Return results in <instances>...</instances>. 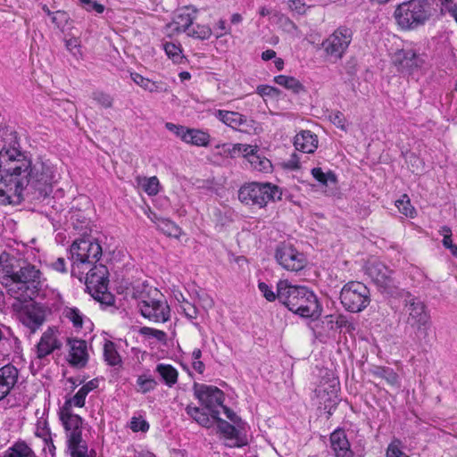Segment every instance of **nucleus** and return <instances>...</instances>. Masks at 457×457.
Segmentation results:
<instances>
[{
  "label": "nucleus",
  "mask_w": 457,
  "mask_h": 457,
  "mask_svg": "<svg viewBox=\"0 0 457 457\" xmlns=\"http://www.w3.org/2000/svg\"><path fill=\"white\" fill-rule=\"evenodd\" d=\"M445 4V8L446 11L450 12V14L454 18L457 22V4H453L451 0H442Z\"/></svg>",
  "instance_id": "nucleus-59"
},
{
  "label": "nucleus",
  "mask_w": 457,
  "mask_h": 457,
  "mask_svg": "<svg viewBox=\"0 0 457 457\" xmlns=\"http://www.w3.org/2000/svg\"><path fill=\"white\" fill-rule=\"evenodd\" d=\"M92 99L103 108H112L113 104V98L108 93L96 90L92 93Z\"/></svg>",
  "instance_id": "nucleus-42"
},
{
  "label": "nucleus",
  "mask_w": 457,
  "mask_h": 457,
  "mask_svg": "<svg viewBox=\"0 0 457 457\" xmlns=\"http://www.w3.org/2000/svg\"><path fill=\"white\" fill-rule=\"evenodd\" d=\"M189 36L202 40L208 39L212 36V29L205 25H197L187 32Z\"/></svg>",
  "instance_id": "nucleus-46"
},
{
  "label": "nucleus",
  "mask_w": 457,
  "mask_h": 457,
  "mask_svg": "<svg viewBox=\"0 0 457 457\" xmlns=\"http://www.w3.org/2000/svg\"><path fill=\"white\" fill-rule=\"evenodd\" d=\"M274 81L278 85H279L288 90H291L292 92L296 93V94L304 90V87L302 85V83L294 77L279 75V76H277L274 78Z\"/></svg>",
  "instance_id": "nucleus-30"
},
{
  "label": "nucleus",
  "mask_w": 457,
  "mask_h": 457,
  "mask_svg": "<svg viewBox=\"0 0 457 457\" xmlns=\"http://www.w3.org/2000/svg\"><path fill=\"white\" fill-rule=\"evenodd\" d=\"M187 413L193 418L198 424L203 427H210L212 424L211 419L207 413L200 410L198 407L187 405L186 408Z\"/></svg>",
  "instance_id": "nucleus-35"
},
{
  "label": "nucleus",
  "mask_w": 457,
  "mask_h": 457,
  "mask_svg": "<svg viewBox=\"0 0 457 457\" xmlns=\"http://www.w3.org/2000/svg\"><path fill=\"white\" fill-rule=\"evenodd\" d=\"M217 26H218V29L220 30V32H218V33L216 34V37H222L223 35H225V34H228V29H227V27H226L225 21H223V20L219 21V22H218Z\"/></svg>",
  "instance_id": "nucleus-63"
},
{
  "label": "nucleus",
  "mask_w": 457,
  "mask_h": 457,
  "mask_svg": "<svg viewBox=\"0 0 457 457\" xmlns=\"http://www.w3.org/2000/svg\"><path fill=\"white\" fill-rule=\"evenodd\" d=\"M72 262L71 274L82 279L86 275V287L90 295L102 303L109 304L112 295L107 292L105 267L95 265L102 256V247L97 241L90 238L75 240L70 248Z\"/></svg>",
  "instance_id": "nucleus-2"
},
{
  "label": "nucleus",
  "mask_w": 457,
  "mask_h": 457,
  "mask_svg": "<svg viewBox=\"0 0 457 457\" xmlns=\"http://www.w3.org/2000/svg\"><path fill=\"white\" fill-rule=\"evenodd\" d=\"M329 120L340 129L346 131L347 124L344 114L341 112H333L328 116Z\"/></svg>",
  "instance_id": "nucleus-47"
},
{
  "label": "nucleus",
  "mask_w": 457,
  "mask_h": 457,
  "mask_svg": "<svg viewBox=\"0 0 457 457\" xmlns=\"http://www.w3.org/2000/svg\"><path fill=\"white\" fill-rule=\"evenodd\" d=\"M197 10L193 6H185L179 10L172 22L166 26L168 36L171 37L185 31H189L194 20L196 17Z\"/></svg>",
  "instance_id": "nucleus-17"
},
{
  "label": "nucleus",
  "mask_w": 457,
  "mask_h": 457,
  "mask_svg": "<svg viewBox=\"0 0 457 457\" xmlns=\"http://www.w3.org/2000/svg\"><path fill=\"white\" fill-rule=\"evenodd\" d=\"M17 315L20 322L31 333L37 331L46 320L44 307L33 303L21 307Z\"/></svg>",
  "instance_id": "nucleus-16"
},
{
  "label": "nucleus",
  "mask_w": 457,
  "mask_h": 457,
  "mask_svg": "<svg viewBox=\"0 0 457 457\" xmlns=\"http://www.w3.org/2000/svg\"><path fill=\"white\" fill-rule=\"evenodd\" d=\"M131 79L143 89L150 93H161L168 90L167 86L162 82L152 81L149 79L144 78L139 73H131Z\"/></svg>",
  "instance_id": "nucleus-26"
},
{
  "label": "nucleus",
  "mask_w": 457,
  "mask_h": 457,
  "mask_svg": "<svg viewBox=\"0 0 457 457\" xmlns=\"http://www.w3.org/2000/svg\"><path fill=\"white\" fill-rule=\"evenodd\" d=\"M104 356L109 365L115 366L121 362V358L116 350L115 345L111 341L104 343Z\"/></svg>",
  "instance_id": "nucleus-33"
},
{
  "label": "nucleus",
  "mask_w": 457,
  "mask_h": 457,
  "mask_svg": "<svg viewBox=\"0 0 457 457\" xmlns=\"http://www.w3.org/2000/svg\"><path fill=\"white\" fill-rule=\"evenodd\" d=\"M331 447L337 457H353L350 443L345 431L337 429L330 435Z\"/></svg>",
  "instance_id": "nucleus-22"
},
{
  "label": "nucleus",
  "mask_w": 457,
  "mask_h": 457,
  "mask_svg": "<svg viewBox=\"0 0 457 457\" xmlns=\"http://www.w3.org/2000/svg\"><path fill=\"white\" fill-rule=\"evenodd\" d=\"M180 309L182 310L187 318L190 320L197 318L198 310L194 304L187 302V300H184V303L180 304Z\"/></svg>",
  "instance_id": "nucleus-50"
},
{
  "label": "nucleus",
  "mask_w": 457,
  "mask_h": 457,
  "mask_svg": "<svg viewBox=\"0 0 457 457\" xmlns=\"http://www.w3.org/2000/svg\"><path fill=\"white\" fill-rule=\"evenodd\" d=\"M312 175L313 178L325 187H328L330 186H337V176L331 170L324 172L321 168H313L312 170Z\"/></svg>",
  "instance_id": "nucleus-27"
},
{
  "label": "nucleus",
  "mask_w": 457,
  "mask_h": 457,
  "mask_svg": "<svg viewBox=\"0 0 457 457\" xmlns=\"http://www.w3.org/2000/svg\"><path fill=\"white\" fill-rule=\"evenodd\" d=\"M430 15V6L427 0L403 2L395 11L397 24L404 29H411L423 25Z\"/></svg>",
  "instance_id": "nucleus-7"
},
{
  "label": "nucleus",
  "mask_w": 457,
  "mask_h": 457,
  "mask_svg": "<svg viewBox=\"0 0 457 457\" xmlns=\"http://www.w3.org/2000/svg\"><path fill=\"white\" fill-rule=\"evenodd\" d=\"M239 146H243L240 148V154H242L244 157L247 159L248 162H250V155H257V146H253L251 145H245V144H238Z\"/></svg>",
  "instance_id": "nucleus-55"
},
{
  "label": "nucleus",
  "mask_w": 457,
  "mask_h": 457,
  "mask_svg": "<svg viewBox=\"0 0 457 457\" xmlns=\"http://www.w3.org/2000/svg\"><path fill=\"white\" fill-rule=\"evenodd\" d=\"M139 334L147 340H154V342H159L165 344L167 339V334L160 329L142 327L139 329Z\"/></svg>",
  "instance_id": "nucleus-34"
},
{
  "label": "nucleus",
  "mask_w": 457,
  "mask_h": 457,
  "mask_svg": "<svg viewBox=\"0 0 457 457\" xmlns=\"http://www.w3.org/2000/svg\"><path fill=\"white\" fill-rule=\"evenodd\" d=\"M62 315L72 323L74 328H82L85 315L79 308L66 306L62 310Z\"/></svg>",
  "instance_id": "nucleus-31"
},
{
  "label": "nucleus",
  "mask_w": 457,
  "mask_h": 457,
  "mask_svg": "<svg viewBox=\"0 0 457 457\" xmlns=\"http://www.w3.org/2000/svg\"><path fill=\"white\" fill-rule=\"evenodd\" d=\"M163 49L167 56L175 63H181L184 60L182 49L179 45L171 42L163 43Z\"/></svg>",
  "instance_id": "nucleus-38"
},
{
  "label": "nucleus",
  "mask_w": 457,
  "mask_h": 457,
  "mask_svg": "<svg viewBox=\"0 0 457 457\" xmlns=\"http://www.w3.org/2000/svg\"><path fill=\"white\" fill-rule=\"evenodd\" d=\"M58 178L48 162L37 160L32 163L24 153L16 147H4L0 151V204H7L20 197L29 187L40 196L52 192Z\"/></svg>",
  "instance_id": "nucleus-1"
},
{
  "label": "nucleus",
  "mask_w": 457,
  "mask_h": 457,
  "mask_svg": "<svg viewBox=\"0 0 457 457\" xmlns=\"http://www.w3.org/2000/svg\"><path fill=\"white\" fill-rule=\"evenodd\" d=\"M386 457H409L401 449V442L394 440L387 447Z\"/></svg>",
  "instance_id": "nucleus-48"
},
{
  "label": "nucleus",
  "mask_w": 457,
  "mask_h": 457,
  "mask_svg": "<svg viewBox=\"0 0 457 457\" xmlns=\"http://www.w3.org/2000/svg\"><path fill=\"white\" fill-rule=\"evenodd\" d=\"M275 56H276V52L271 49L266 50L262 54V58L264 61L271 60V59L275 58Z\"/></svg>",
  "instance_id": "nucleus-64"
},
{
  "label": "nucleus",
  "mask_w": 457,
  "mask_h": 457,
  "mask_svg": "<svg viewBox=\"0 0 457 457\" xmlns=\"http://www.w3.org/2000/svg\"><path fill=\"white\" fill-rule=\"evenodd\" d=\"M83 7L87 11H95L97 13H102L104 11V6L93 0H80Z\"/></svg>",
  "instance_id": "nucleus-51"
},
{
  "label": "nucleus",
  "mask_w": 457,
  "mask_h": 457,
  "mask_svg": "<svg viewBox=\"0 0 457 457\" xmlns=\"http://www.w3.org/2000/svg\"><path fill=\"white\" fill-rule=\"evenodd\" d=\"M340 299L346 310L359 312L365 309L370 302V290L361 282L351 281L343 287Z\"/></svg>",
  "instance_id": "nucleus-11"
},
{
  "label": "nucleus",
  "mask_w": 457,
  "mask_h": 457,
  "mask_svg": "<svg viewBox=\"0 0 457 457\" xmlns=\"http://www.w3.org/2000/svg\"><path fill=\"white\" fill-rule=\"evenodd\" d=\"M403 315L405 330L413 333L418 340L427 341L431 321L424 302L406 292L403 299Z\"/></svg>",
  "instance_id": "nucleus-5"
},
{
  "label": "nucleus",
  "mask_w": 457,
  "mask_h": 457,
  "mask_svg": "<svg viewBox=\"0 0 457 457\" xmlns=\"http://www.w3.org/2000/svg\"><path fill=\"white\" fill-rule=\"evenodd\" d=\"M294 145L296 150L312 154L318 147V137L310 130H302L295 137Z\"/></svg>",
  "instance_id": "nucleus-24"
},
{
  "label": "nucleus",
  "mask_w": 457,
  "mask_h": 457,
  "mask_svg": "<svg viewBox=\"0 0 457 457\" xmlns=\"http://www.w3.org/2000/svg\"><path fill=\"white\" fill-rule=\"evenodd\" d=\"M287 6L292 12L298 14H303L306 11L305 4L301 0H289L287 1Z\"/></svg>",
  "instance_id": "nucleus-54"
},
{
  "label": "nucleus",
  "mask_w": 457,
  "mask_h": 457,
  "mask_svg": "<svg viewBox=\"0 0 457 457\" xmlns=\"http://www.w3.org/2000/svg\"><path fill=\"white\" fill-rule=\"evenodd\" d=\"M393 62L402 70L411 71L420 67L422 60L411 50H400L394 54Z\"/></svg>",
  "instance_id": "nucleus-23"
},
{
  "label": "nucleus",
  "mask_w": 457,
  "mask_h": 457,
  "mask_svg": "<svg viewBox=\"0 0 457 457\" xmlns=\"http://www.w3.org/2000/svg\"><path fill=\"white\" fill-rule=\"evenodd\" d=\"M214 116L225 125L240 131H247L253 125V120L237 112L217 110Z\"/></svg>",
  "instance_id": "nucleus-18"
},
{
  "label": "nucleus",
  "mask_w": 457,
  "mask_h": 457,
  "mask_svg": "<svg viewBox=\"0 0 457 457\" xmlns=\"http://www.w3.org/2000/svg\"><path fill=\"white\" fill-rule=\"evenodd\" d=\"M6 457H36V455L24 442H18L8 450Z\"/></svg>",
  "instance_id": "nucleus-37"
},
{
  "label": "nucleus",
  "mask_w": 457,
  "mask_h": 457,
  "mask_svg": "<svg viewBox=\"0 0 457 457\" xmlns=\"http://www.w3.org/2000/svg\"><path fill=\"white\" fill-rule=\"evenodd\" d=\"M220 409H221L223 411V412L225 413V415L230 421L237 424V426H240L239 424L241 422V419L235 412H233L230 409H228L225 405H223V407H220Z\"/></svg>",
  "instance_id": "nucleus-57"
},
{
  "label": "nucleus",
  "mask_w": 457,
  "mask_h": 457,
  "mask_svg": "<svg viewBox=\"0 0 457 457\" xmlns=\"http://www.w3.org/2000/svg\"><path fill=\"white\" fill-rule=\"evenodd\" d=\"M134 295L144 318L153 322H166L170 320V306L157 288L142 285L135 289Z\"/></svg>",
  "instance_id": "nucleus-6"
},
{
  "label": "nucleus",
  "mask_w": 457,
  "mask_h": 457,
  "mask_svg": "<svg viewBox=\"0 0 457 457\" xmlns=\"http://www.w3.org/2000/svg\"><path fill=\"white\" fill-rule=\"evenodd\" d=\"M87 395L79 388L72 398L64 403L62 407H68V409H71L72 406L83 407Z\"/></svg>",
  "instance_id": "nucleus-45"
},
{
  "label": "nucleus",
  "mask_w": 457,
  "mask_h": 457,
  "mask_svg": "<svg viewBox=\"0 0 457 457\" xmlns=\"http://www.w3.org/2000/svg\"><path fill=\"white\" fill-rule=\"evenodd\" d=\"M278 299L291 312L302 317H314L320 312L313 292L305 287L293 286L287 280L278 282Z\"/></svg>",
  "instance_id": "nucleus-4"
},
{
  "label": "nucleus",
  "mask_w": 457,
  "mask_h": 457,
  "mask_svg": "<svg viewBox=\"0 0 457 457\" xmlns=\"http://www.w3.org/2000/svg\"><path fill=\"white\" fill-rule=\"evenodd\" d=\"M138 391L145 394L155 388L157 382L151 377L145 375L139 376L137 380Z\"/></svg>",
  "instance_id": "nucleus-43"
},
{
  "label": "nucleus",
  "mask_w": 457,
  "mask_h": 457,
  "mask_svg": "<svg viewBox=\"0 0 457 457\" xmlns=\"http://www.w3.org/2000/svg\"><path fill=\"white\" fill-rule=\"evenodd\" d=\"M282 192L270 183H250L240 187L238 199L246 205L265 206L269 202L280 200Z\"/></svg>",
  "instance_id": "nucleus-8"
},
{
  "label": "nucleus",
  "mask_w": 457,
  "mask_h": 457,
  "mask_svg": "<svg viewBox=\"0 0 457 457\" xmlns=\"http://www.w3.org/2000/svg\"><path fill=\"white\" fill-rule=\"evenodd\" d=\"M68 345L70 347L68 361L71 365L78 368L86 366L88 360L86 341L81 339H69Z\"/></svg>",
  "instance_id": "nucleus-20"
},
{
  "label": "nucleus",
  "mask_w": 457,
  "mask_h": 457,
  "mask_svg": "<svg viewBox=\"0 0 457 457\" xmlns=\"http://www.w3.org/2000/svg\"><path fill=\"white\" fill-rule=\"evenodd\" d=\"M62 346L58 339V330L54 328H47L42 335L40 341L37 345V356L39 359L52 353L55 349Z\"/></svg>",
  "instance_id": "nucleus-19"
},
{
  "label": "nucleus",
  "mask_w": 457,
  "mask_h": 457,
  "mask_svg": "<svg viewBox=\"0 0 457 457\" xmlns=\"http://www.w3.org/2000/svg\"><path fill=\"white\" fill-rule=\"evenodd\" d=\"M157 228L168 237H179L181 234L180 228L167 219H158Z\"/></svg>",
  "instance_id": "nucleus-32"
},
{
  "label": "nucleus",
  "mask_w": 457,
  "mask_h": 457,
  "mask_svg": "<svg viewBox=\"0 0 457 457\" xmlns=\"http://www.w3.org/2000/svg\"><path fill=\"white\" fill-rule=\"evenodd\" d=\"M195 396L199 400L211 413L212 419H217L220 415V407H223L224 394L214 386L204 384L194 385Z\"/></svg>",
  "instance_id": "nucleus-12"
},
{
  "label": "nucleus",
  "mask_w": 457,
  "mask_h": 457,
  "mask_svg": "<svg viewBox=\"0 0 457 457\" xmlns=\"http://www.w3.org/2000/svg\"><path fill=\"white\" fill-rule=\"evenodd\" d=\"M156 371L160 374L165 384L169 386H172L177 383L178 371L170 364H158Z\"/></svg>",
  "instance_id": "nucleus-29"
},
{
  "label": "nucleus",
  "mask_w": 457,
  "mask_h": 457,
  "mask_svg": "<svg viewBox=\"0 0 457 457\" xmlns=\"http://www.w3.org/2000/svg\"><path fill=\"white\" fill-rule=\"evenodd\" d=\"M365 270L366 274L380 292L393 295L398 291L400 281L396 272L383 262L376 260L369 261Z\"/></svg>",
  "instance_id": "nucleus-10"
},
{
  "label": "nucleus",
  "mask_w": 457,
  "mask_h": 457,
  "mask_svg": "<svg viewBox=\"0 0 457 457\" xmlns=\"http://www.w3.org/2000/svg\"><path fill=\"white\" fill-rule=\"evenodd\" d=\"M275 258L285 270L298 271L306 265L304 255L297 251L293 245L281 244L276 249Z\"/></svg>",
  "instance_id": "nucleus-15"
},
{
  "label": "nucleus",
  "mask_w": 457,
  "mask_h": 457,
  "mask_svg": "<svg viewBox=\"0 0 457 457\" xmlns=\"http://www.w3.org/2000/svg\"><path fill=\"white\" fill-rule=\"evenodd\" d=\"M273 16L278 18L286 31L293 32L297 30L296 25L289 18L280 14L279 12H274Z\"/></svg>",
  "instance_id": "nucleus-49"
},
{
  "label": "nucleus",
  "mask_w": 457,
  "mask_h": 457,
  "mask_svg": "<svg viewBox=\"0 0 457 457\" xmlns=\"http://www.w3.org/2000/svg\"><path fill=\"white\" fill-rule=\"evenodd\" d=\"M137 186L140 187L148 195H155L159 193L160 183L157 177L150 178L137 177Z\"/></svg>",
  "instance_id": "nucleus-28"
},
{
  "label": "nucleus",
  "mask_w": 457,
  "mask_h": 457,
  "mask_svg": "<svg viewBox=\"0 0 457 457\" xmlns=\"http://www.w3.org/2000/svg\"><path fill=\"white\" fill-rule=\"evenodd\" d=\"M443 245L449 249L453 256L457 257V245L453 243L452 237L443 238Z\"/></svg>",
  "instance_id": "nucleus-60"
},
{
  "label": "nucleus",
  "mask_w": 457,
  "mask_h": 457,
  "mask_svg": "<svg viewBox=\"0 0 457 457\" xmlns=\"http://www.w3.org/2000/svg\"><path fill=\"white\" fill-rule=\"evenodd\" d=\"M395 206L399 212L406 217L413 218L416 214L415 208L411 204L410 198L407 195H403L400 199L395 201Z\"/></svg>",
  "instance_id": "nucleus-41"
},
{
  "label": "nucleus",
  "mask_w": 457,
  "mask_h": 457,
  "mask_svg": "<svg viewBox=\"0 0 457 457\" xmlns=\"http://www.w3.org/2000/svg\"><path fill=\"white\" fill-rule=\"evenodd\" d=\"M243 146H239L238 144H218L215 145V149L217 150V154L223 157L236 158L240 155V148Z\"/></svg>",
  "instance_id": "nucleus-39"
},
{
  "label": "nucleus",
  "mask_w": 457,
  "mask_h": 457,
  "mask_svg": "<svg viewBox=\"0 0 457 457\" xmlns=\"http://www.w3.org/2000/svg\"><path fill=\"white\" fill-rule=\"evenodd\" d=\"M52 267L57 271L66 272L65 260L63 258H58L54 262H53Z\"/></svg>",
  "instance_id": "nucleus-61"
},
{
  "label": "nucleus",
  "mask_w": 457,
  "mask_h": 457,
  "mask_svg": "<svg viewBox=\"0 0 457 457\" xmlns=\"http://www.w3.org/2000/svg\"><path fill=\"white\" fill-rule=\"evenodd\" d=\"M353 37V32L346 27H339L323 42L322 47L327 55L339 60L347 50Z\"/></svg>",
  "instance_id": "nucleus-13"
},
{
  "label": "nucleus",
  "mask_w": 457,
  "mask_h": 457,
  "mask_svg": "<svg viewBox=\"0 0 457 457\" xmlns=\"http://www.w3.org/2000/svg\"><path fill=\"white\" fill-rule=\"evenodd\" d=\"M251 167L261 172H269L271 170L272 165L269 159L264 156L250 155Z\"/></svg>",
  "instance_id": "nucleus-40"
},
{
  "label": "nucleus",
  "mask_w": 457,
  "mask_h": 457,
  "mask_svg": "<svg viewBox=\"0 0 457 457\" xmlns=\"http://www.w3.org/2000/svg\"><path fill=\"white\" fill-rule=\"evenodd\" d=\"M0 282L12 297L27 302L32 300L37 293L41 284V272L27 260L2 253Z\"/></svg>",
  "instance_id": "nucleus-3"
},
{
  "label": "nucleus",
  "mask_w": 457,
  "mask_h": 457,
  "mask_svg": "<svg viewBox=\"0 0 457 457\" xmlns=\"http://www.w3.org/2000/svg\"><path fill=\"white\" fill-rule=\"evenodd\" d=\"M218 421V428L221 434L224 435L228 439H234L237 436V431L234 426L228 422L220 419H215Z\"/></svg>",
  "instance_id": "nucleus-44"
},
{
  "label": "nucleus",
  "mask_w": 457,
  "mask_h": 457,
  "mask_svg": "<svg viewBox=\"0 0 457 457\" xmlns=\"http://www.w3.org/2000/svg\"><path fill=\"white\" fill-rule=\"evenodd\" d=\"M97 386V381L96 380H90L84 386H82L80 388L83 390L86 395H88L89 392H91L93 389H95Z\"/></svg>",
  "instance_id": "nucleus-62"
},
{
  "label": "nucleus",
  "mask_w": 457,
  "mask_h": 457,
  "mask_svg": "<svg viewBox=\"0 0 457 457\" xmlns=\"http://www.w3.org/2000/svg\"><path fill=\"white\" fill-rule=\"evenodd\" d=\"M371 372L374 377L385 379L389 385L398 383V375L390 368L377 367Z\"/></svg>",
  "instance_id": "nucleus-36"
},
{
  "label": "nucleus",
  "mask_w": 457,
  "mask_h": 457,
  "mask_svg": "<svg viewBox=\"0 0 457 457\" xmlns=\"http://www.w3.org/2000/svg\"><path fill=\"white\" fill-rule=\"evenodd\" d=\"M165 127L170 132H173L177 137H179L182 140V136L185 135V131L187 128L180 125H176L171 122H167Z\"/></svg>",
  "instance_id": "nucleus-56"
},
{
  "label": "nucleus",
  "mask_w": 457,
  "mask_h": 457,
  "mask_svg": "<svg viewBox=\"0 0 457 457\" xmlns=\"http://www.w3.org/2000/svg\"><path fill=\"white\" fill-rule=\"evenodd\" d=\"M19 371L11 364L0 368V400L4 398L14 386Z\"/></svg>",
  "instance_id": "nucleus-21"
},
{
  "label": "nucleus",
  "mask_w": 457,
  "mask_h": 457,
  "mask_svg": "<svg viewBox=\"0 0 457 457\" xmlns=\"http://www.w3.org/2000/svg\"><path fill=\"white\" fill-rule=\"evenodd\" d=\"M130 428L134 432L146 431L149 428L148 423L140 418H133L130 422Z\"/></svg>",
  "instance_id": "nucleus-53"
},
{
  "label": "nucleus",
  "mask_w": 457,
  "mask_h": 457,
  "mask_svg": "<svg viewBox=\"0 0 457 457\" xmlns=\"http://www.w3.org/2000/svg\"><path fill=\"white\" fill-rule=\"evenodd\" d=\"M211 136L201 129H187L185 135L182 136V141L196 146H207L210 143Z\"/></svg>",
  "instance_id": "nucleus-25"
},
{
  "label": "nucleus",
  "mask_w": 457,
  "mask_h": 457,
  "mask_svg": "<svg viewBox=\"0 0 457 457\" xmlns=\"http://www.w3.org/2000/svg\"><path fill=\"white\" fill-rule=\"evenodd\" d=\"M60 418L68 432V445L71 457H78L87 453V446L81 436L82 419L79 415L73 414L71 409H68V407H62Z\"/></svg>",
  "instance_id": "nucleus-9"
},
{
  "label": "nucleus",
  "mask_w": 457,
  "mask_h": 457,
  "mask_svg": "<svg viewBox=\"0 0 457 457\" xmlns=\"http://www.w3.org/2000/svg\"><path fill=\"white\" fill-rule=\"evenodd\" d=\"M278 90L270 86L262 85L257 87V93L262 96H273L277 94Z\"/></svg>",
  "instance_id": "nucleus-58"
},
{
  "label": "nucleus",
  "mask_w": 457,
  "mask_h": 457,
  "mask_svg": "<svg viewBox=\"0 0 457 457\" xmlns=\"http://www.w3.org/2000/svg\"><path fill=\"white\" fill-rule=\"evenodd\" d=\"M339 383L337 378H323L315 389L317 404L331 414V410L338 403Z\"/></svg>",
  "instance_id": "nucleus-14"
},
{
  "label": "nucleus",
  "mask_w": 457,
  "mask_h": 457,
  "mask_svg": "<svg viewBox=\"0 0 457 457\" xmlns=\"http://www.w3.org/2000/svg\"><path fill=\"white\" fill-rule=\"evenodd\" d=\"M259 290L262 292V295L270 302L274 301L278 298V293L275 294L273 290L264 282H260L258 284Z\"/></svg>",
  "instance_id": "nucleus-52"
}]
</instances>
